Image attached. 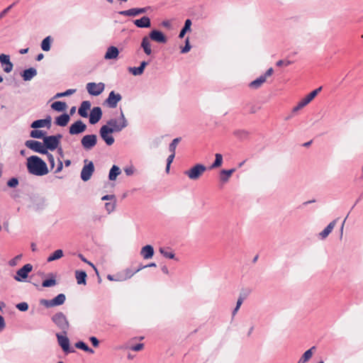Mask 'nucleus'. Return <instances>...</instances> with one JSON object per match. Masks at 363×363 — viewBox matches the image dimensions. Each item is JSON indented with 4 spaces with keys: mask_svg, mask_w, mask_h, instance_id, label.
<instances>
[{
    "mask_svg": "<svg viewBox=\"0 0 363 363\" xmlns=\"http://www.w3.org/2000/svg\"><path fill=\"white\" fill-rule=\"evenodd\" d=\"M63 256V251L62 250H57L51 254L47 259L48 262L60 259Z\"/></svg>",
    "mask_w": 363,
    "mask_h": 363,
    "instance_id": "40",
    "label": "nucleus"
},
{
    "mask_svg": "<svg viewBox=\"0 0 363 363\" xmlns=\"http://www.w3.org/2000/svg\"><path fill=\"white\" fill-rule=\"evenodd\" d=\"M75 92H76V89H69L66 90L64 92H60V93L56 94L55 95V96L53 97V99H58V98H61V97H64V96H68L73 94Z\"/></svg>",
    "mask_w": 363,
    "mask_h": 363,
    "instance_id": "43",
    "label": "nucleus"
},
{
    "mask_svg": "<svg viewBox=\"0 0 363 363\" xmlns=\"http://www.w3.org/2000/svg\"><path fill=\"white\" fill-rule=\"evenodd\" d=\"M15 6V3H13L12 4H11L10 6H9L7 8H6L5 9H4L1 13H0V19H1L2 18H4L7 13L8 12Z\"/></svg>",
    "mask_w": 363,
    "mask_h": 363,
    "instance_id": "53",
    "label": "nucleus"
},
{
    "mask_svg": "<svg viewBox=\"0 0 363 363\" xmlns=\"http://www.w3.org/2000/svg\"><path fill=\"white\" fill-rule=\"evenodd\" d=\"M112 130L108 128V125H102L99 129V135L102 140L108 146L112 145L114 143V138L111 135Z\"/></svg>",
    "mask_w": 363,
    "mask_h": 363,
    "instance_id": "11",
    "label": "nucleus"
},
{
    "mask_svg": "<svg viewBox=\"0 0 363 363\" xmlns=\"http://www.w3.org/2000/svg\"><path fill=\"white\" fill-rule=\"evenodd\" d=\"M26 166L28 172L35 176H44L49 172L45 162L36 155H32L27 159Z\"/></svg>",
    "mask_w": 363,
    "mask_h": 363,
    "instance_id": "1",
    "label": "nucleus"
},
{
    "mask_svg": "<svg viewBox=\"0 0 363 363\" xmlns=\"http://www.w3.org/2000/svg\"><path fill=\"white\" fill-rule=\"evenodd\" d=\"M150 7H144V8H133L128 10H124L119 11L118 13L123 16H136L141 13H146Z\"/></svg>",
    "mask_w": 363,
    "mask_h": 363,
    "instance_id": "18",
    "label": "nucleus"
},
{
    "mask_svg": "<svg viewBox=\"0 0 363 363\" xmlns=\"http://www.w3.org/2000/svg\"><path fill=\"white\" fill-rule=\"evenodd\" d=\"M33 270V265L30 264H26L23 267L19 269L16 272V274L14 277L15 280L18 281H23L28 278V274Z\"/></svg>",
    "mask_w": 363,
    "mask_h": 363,
    "instance_id": "14",
    "label": "nucleus"
},
{
    "mask_svg": "<svg viewBox=\"0 0 363 363\" xmlns=\"http://www.w3.org/2000/svg\"><path fill=\"white\" fill-rule=\"evenodd\" d=\"M18 184V179L16 177H12L7 182V186L10 188H15Z\"/></svg>",
    "mask_w": 363,
    "mask_h": 363,
    "instance_id": "50",
    "label": "nucleus"
},
{
    "mask_svg": "<svg viewBox=\"0 0 363 363\" xmlns=\"http://www.w3.org/2000/svg\"><path fill=\"white\" fill-rule=\"evenodd\" d=\"M106 125H108V128L109 129L112 130L113 133H119L123 128H125L128 126V121H127L126 118H125V116H124L123 111H121L119 122L116 118H111L106 122Z\"/></svg>",
    "mask_w": 363,
    "mask_h": 363,
    "instance_id": "3",
    "label": "nucleus"
},
{
    "mask_svg": "<svg viewBox=\"0 0 363 363\" xmlns=\"http://www.w3.org/2000/svg\"><path fill=\"white\" fill-rule=\"evenodd\" d=\"M46 206V200L45 198H40L36 200L35 203V208L36 210H40Z\"/></svg>",
    "mask_w": 363,
    "mask_h": 363,
    "instance_id": "46",
    "label": "nucleus"
},
{
    "mask_svg": "<svg viewBox=\"0 0 363 363\" xmlns=\"http://www.w3.org/2000/svg\"><path fill=\"white\" fill-rule=\"evenodd\" d=\"M128 71L134 76H140L143 74L144 71L138 67H130Z\"/></svg>",
    "mask_w": 363,
    "mask_h": 363,
    "instance_id": "44",
    "label": "nucleus"
},
{
    "mask_svg": "<svg viewBox=\"0 0 363 363\" xmlns=\"http://www.w3.org/2000/svg\"><path fill=\"white\" fill-rule=\"evenodd\" d=\"M235 171V169H223L220 173V179L223 182H227L229 179V177L232 175V174Z\"/></svg>",
    "mask_w": 363,
    "mask_h": 363,
    "instance_id": "34",
    "label": "nucleus"
},
{
    "mask_svg": "<svg viewBox=\"0 0 363 363\" xmlns=\"http://www.w3.org/2000/svg\"><path fill=\"white\" fill-rule=\"evenodd\" d=\"M322 87L320 86L319 88L309 93L304 99L299 101L298 104L295 107L293 108L292 114L296 113L297 111L303 108L304 106H306L308 104H309L317 96V94L320 91Z\"/></svg>",
    "mask_w": 363,
    "mask_h": 363,
    "instance_id": "7",
    "label": "nucleus"
},
{
    "mask_svg": "<svg viewBox=\"0 0 363 363\" xmlns=\"http://www.w3.org/2000/svg\"><path fill=\"white\" fill-rule=\"evenodd\" d=\"M69 120V114L64 113L60 116H57V118H55V123L58 126L65 127L67 125Z\"/></svg>",
    "mask_w": 363,
    "mask_h": 363,
    "instance_id": "27",
    "label": "nucleus"
},
{
    "mask_svg": "<svg viewBox=\"0 0 363 363\" xmlns=\"http://www.w3.org/2000/svg\"><path fill=\"white\" fill-rule=\"evenodd\" d=\"M86 273L82 270H77L75 272V277L77 279V282L78 284H84L85 285L86 283Z\"/></svg>",
    "mask_w": 363,
    "mask_h": 363,
    "instance_id": "30",
    "label": "nucleus"
},
{
    "mask_svg": "<svg viewBox=\"0 0 363 363\" xmlns=\"http://www.w3.org/2000/svg\"><path fill=\"white\" fill-rule=\"evenodd\" d=\"M91 108V102L89 101H83L78 109V113L83 118H87L88 111Z\"/></svg>",
    "mask_w": 363,
    "mask_h": 363,
    "instance_id": "23",
    "label": "nucleus"
},
{
    "mask_svg": "<svg viewBox=\"0 0 363 363\" xmlns=\"http://www.w3.org/2000/svg\"><path fill=\"white\" fill-rule=\"evenodd\" d=\"M105 208L108 213H111L114 210L115 204L113 203H106Z\"/></svg>",
    "mask_w": 363,
    "mask_h": 363,
    "instance_id": "57",
    "label": "nucleus"
},
{
    "mask_svg": "<svg viewBox=\"0 0 363 363\" xmlns=\"http://www.w3.org/2000/svg\"><path fill=\"white\" fill-rule=\"evenodd\" d=\"M75 347L90 354H93L94 352V351L83 341H78L76 342Z\"/></svg>",
    "mask_w": 363,
    "mask_h": 363,
    "instance_id": "38",
    "label": "nucleus"
},
{
    "mask_svg": "<svg viewBox=\"0 0 363 363\" xmlns=\"http://www.w3.org/2000/svg\"><path fill=\"white\" fill-rule=\"evenodd\" d=\"M249 132L246 130H236L233 132V135L240 140L247 139L249 136Z\"/></svg>",
    "mask_w": 363,
    "mask_h": 363,
    "instance_id": "39",
    "label": "nucleus"
},
{
    "mask_svg": "<svg viewBox=\"0 0 363 363\" xmlns=\"http://www.w3.org/2000/svg\"><path fill=\"white\" fill-rule=\"evenodd\" d=\"M16 307L20 311L25 312L28 309V304L26 302H21L16 304Z\"/></svg>",
    "mask_w": 363,
    "mask_h": 363,
    "instance_id": "49",
    "label": "nucleus"
},
{
    "mask_svg": "<svg viewBox=\"0 0 363 363\" xmlns=\"http://www.w3.org/2000/svg\"><path fill=\"white\" fill-rule=\"evenodd\" d=\"M244 299H245V297L242 296V295H240V296L237 301L236 307L240 308V306L242 305Z\"/></svg>",
    "mask_w": 363,
    "mask_h": 363,
    "instance_id": "64",
    "label": "nucleus"
},
{
    "mask_svg": "<svg viewBox=\"0 0 363 363\" xmlns=\"http://www.w3.org/2000/svg\"><path fill=\"white\" fill-rule=\"evenodd\" d=\"M51 320L57 328L61 331L62 334H67L70 328V324L67 316L63 312L58 311L53 314L51 317Z\"/></svg>",
    "mask_w": 363,
    "mask_h": 363,
    "instance_id": "2",
    "label": "nucleus"
},
{
    "mask_svg": "<svg viewBox=\"0 0 363 363\" xmlns=\"http://www.w3.org/2000/svg\"><path fill=\"white\" fill-rule=\"evenodd\" d=\"M36 75L37 70L33 67L26 69L21 73V76L22 77L24 81H30Z\"/></svg>",
    "mask_w": 363,
    "mask_h": 363,
    "instance_id": "26",
    "label": "nucleus"
},
{
    "mask_svg": "<svg viewBox=\"0 0 363 363\" xmlns=\"http://www.w3.org/2000/svg\"><path fill=\"white\" fill-rule=\"evenodd\" d=\"M135 26L140 28H147L151 26L150 18L147 16H143L133 21Z\"/></svg>",
    "mask_w": 363,
    "mask_h": 363,
    "instance_id": "22",
    "label": "nucleus"
},
{
    "mask_svg": "<svg viewBox=\"0 0 363 363\" xmlns=\"http://www.w3.org/2000/svg\"><path fill=\"white\" fill-rule=\"evenodd\" d=\"M335 224H336V220H334L332 222H330L327 225V227L319 233V238L321 240L325 239L328 236V235L332 232L334 227L335 226Z\"/></svg>",
    "mask_w": 363,
    "mask_h": 363,
    "instance_id": "29",
    "label": "nucleus"
},
{
    "mask_svg": "<svg viewBox=\"0 0 363 363\" xmlns=\"http://www.w3.org/2000/svg\"><path fill=\"white\" fill-rule=\"evenodd\" d=\"M97 143V136L94 134L86 135L81 139V144L85 150H91Z\"/></svg>",
    "mask_w": 363,
    "mask_h": 363,
    "instance_id": "10",
    "label": "nucleus"
},
{
    "mask_svg": "<svg viewBox=\"0 0 363 363\" xmlns=\"http://www.w3.org/2000/svg\"><path fill=\"white\" fill-rule=\"evenodd\" d=\"M87 162H88L87 160H85L84 161V163H86ZM94 172V163H93V162L89 161L88 162V164H85L84 165V167H82L81 174H80V177H81L82 180L84 182L89 181L91 179Z\"/></svg>",
    "mask_w": 363,
    "mask_h": 363,
    "instance_id": "9",
    "label": "nucleus"
},
{
    "mask_svg": "<svg viewBox=\"0 0 363 363\" xmlns=\"http://www.w3.org/2000/svg\"><path fill=\"white\" fill-rule=\"evenodd\" d=\"M143 347H144V345L143 343H138V344H136L135 345H133L131 347V350L133 351H140L143 348Z\"/></svg>",
    "mask_w": 363,
    "mask_h": 363,
    "instance_id": "59",
    "label": "nucleus"
},
{
    "mask_svg": "<svg viewBox=\"0 0 363 363\" xmlns=\"http://www.w3.org/2000/svg\"><path fill=\"white\" fill-rule=\"evenodd\" d=\"M215 157H216L215 161L211 165L210 169H215V168L219 167L222 164V162H223L222 155L220 153H216Z\"/></svg>",
    "mask_w": 363,
    "mask_h": 363,
    "instance_id": "42",
    "label": "nucleus"
},
{
    "mask_svg": "<svg viewBox=\"0 0 363 363\" xmlns=\"http://www.w3.org/2000/svg\"><path fill=\"white\" fill-rule=\"evenodd\" d=\"M122 99V96L119 93H116L114 91H111L107 99L105 100V103L109 108H114L117 106L118 103Z\"/></svg>",
    "mask_w": 363,
    "mask_h": 363,
    "instance_id": "15",
    "label": "nucleus"
},
{
    "mask_svg": "<svg viewBox=\"0 0 363 363\" xmlns=\"http://www.w3.org/2000/svg\"><path fill=\"white\" fill-rule=\"evenodd\" d=\"M30 136L33 138L43 139L46 136L45 132L41 130H33L30 133Z\"/></svg>",
    "mask_w": 363,
    "mask_h": 363,
    "instance_id": "41",
    "label": "nucleus"
},
{
    "mask_svg": "<svg viewBox=\"0 0 363 363\" xmlns=\"http://www.w3.org/2000/svg\"><path fill=\"white\" fill-rule=\"evenodd\" d=\"M315 350V347L313 346L309 350H306L297 363H306L308 361L313 355V351Z\"/></svg>",
    "mask_w": 363,
    "mask_h": 363,
    "instance_id": "31",
    "label": "nucleus"
},
{
    "mask_svg": "<svg viewBox=\"0 0 363 363\" xmlns=\"http://www.w3.org/2000/svg\"><path fill=\"white\" fill-rule=\"evenodd\" d=\"M86 129V125L81 120H78L72 123L69 128L70 135H78L84 132Z\"/></svg>",
    "mask_w": 363,
    "mask_h": 363,
    "instance_id": "16",
    "label": "nucleus"
},
{
    "mask_svg": "<svg viewBox=\"0 0 363 363\" xmlns=\"http://www.w3.org/2000/svg\"><path fill=\"white\" fill-rule=\"evenodd\" d=\"M6 327L4 318L0 315V332L2 331Z\"/></svg>",
    "mask_w": 363,
    "mask_h": 363,
    "instance_id": "61",
    "label": "nucleus"
},
{
    "mask_svg": "<svg viewBox=\"0 0 363 363\" xmlns=\"http://www.w3.org/2000/svg\"><path fill=\"white\" fill-rule=\"evenodd\" d=\"M89 340L94 347H97L99 346V341L96 337H94V336L90 337Z\"/></svg>",
    "mask_w": 363,
    "mask_h": 363,
    "instance_id": "58",
    "label": "nucleus"
},
{
    "mask_svg": "<svg viewBox=\"0 0 363 363\" xmlns=\"http://www.w3.org/2000/svg\"><path fill=\"white\" fill-rule=\"evenodd\" d=\"M102 109L99 106L94 107L89 114V123L91 125L97 123L102 118Z\"/></svg>",
    "mask_w": 363,
    "mask_h": 363,
    "instance_id": "19",
    "label": "nucleus"
},
{
    "mask_svg": "<svg viewBox=\"0 0 363 363\" xmlns=\"http://www.w3.org/2000/svg\"><path fill=\"white\" fill-rule=\"evenodd\" d=\"M291 63H292V62L289 61V60H280L277 62V66H278V67H281V66H283V65L289 66Z\"/></svg>",
    "mask_w": 363,
    "mask_h": 363,
    "instance_id": "55",
    "label": "nucleus"
},
{
    "mask_svg": "<svg viewBox=\"0 0 363 363\" xmlns=\"http://www.w3.org/2000/svg\"><path fill=\"white\" fill-rule=\"evenodd\" d=\"M66 300V296L64 294H59L51 300L40 299V304L45 308H52L62 305Z\"/></svg>",
    "mask_w": 363,
    "mask_h": 363,
    "instance_id": "6",
    "label": "nucleus"
},
{
    "mask_svg": "<svg viewBox=\"0 0 363 363\" xmlns=\"http://www.w3.org/2000/svg\"><path fill=\"white\" fill-rule=\"evenodd\" d=\"M180 141L181 138H174L169 145V151L175 153L176 147Z\"/></svg>",
    "mask_w": 363,
    "mask_h": 363,
    "instance_id": "47",
    "label": "nucleus"
},
{
    "mask_svg": "<svg viewBox=\"0 0 363 363\" xmlns=\"http://www.w3.org/2000/svg\"><path fill=\"white\" fill-rule=\"evenodd\" d=\"M265 82H266V79L264 78V77L261 75L259 77H258L255 80L251 82L250 83L249 86L250 88L256 89L259 88L262 86V84Z\"/></svg>",
    "mask_w": 363,
    "mask_h": 363,
    "instance_id": "36",
    "label": "nucleus"
},
{
    "mask_svg": "<svg viewBox=\"0 0 363 363\" xmlns=\"http://www.w3.org/2000/svg\"><path fill=\"white\" fill-rule=\"evenodd\" d=\"M62 138V135L60 133L55 135H46L43 138L44 146L46 148V151H53L56 150L60 144Z\"/></svg>",
    "mask_w": 363,
    "mask_h": 363,
    "instance_id": "4",
    "label": "nucleus"
},
{
    "mask_svg": "<svg viewBox=\"0 0 363 363\" xmlns=\"http://www.w3.org/2000/svg\"><path fill=\"white\" fill-rule=\"evenodd\" d=\"M52 40V39L50 35L43 40L40 46L43 51L48 52L50 50Z\"/></svg>",
    "mask_w": 363,
    "mask_h": 363,
    "instance_id": "37",
    "label": "nucleus"
},
{
    "mask_svg": "<svg viewBox=\"0 0 363 363\" xmlns=\"http://www.w3.org/2000/svg\"><path fill=\"white\" fill-rule=\"evenodd\" d=\"M0 62L5 72L9 73L12 71L13 65L10 60V56L5 54L0 55Z\"/></svg>",
    "mask_w": 363,
    "mask_h": 363,
    "instance_id": "21",
    "label": "nucleus"
},
{
    "mask_svg": "<svg viewBox=\"0 0 363 363\" xmlns=\"http://www.w3.org/2000/svg\"><path fill=\"white\" fill-rule=\"evenodd\" d=\"M45 155L48 157V160L49 162L50 168L53 169L55 167V164L54 156L51 153H50L48 151V154H45Z\"/></svg>",
    "mask_w": 363,
    "mask_h": 363,
    "instance_id": "51",
    "label": "nucleus"
},
{
    "mask_svg": "<svg viewBox=\"0 0 363 363\" xmlns=\"http://www.w3.org/2000/svg\"><path fill=\"white\" fill-rule=\"evenodd\" d=\"M192 22L191 19L188 18L185 21L184 25L182 30L179 32V38H183L185 35V34L191 30V26Z\"/></svg>",
    "mask_w": 363,
    "mask_h": 363,
    "instance_id": "32",
    "label": "nucleus"
},
{
    "mask_svg": "<svg viewBox=\"0 0 363 363\" xmlns=\"http://www.w3.org/2000/svg\"><path fill=\"white\" fill-rule=\"evenodd\" d=\"M135 169L133 166L125 167L124 172L127 176H131L133 174Z\"/></svg>",
    "mask_w": 363,
    "mask_h": 363,
    "instance_id": "56",
    "label": "nucleus"
},
{
    "mask_svg": "<svg viewBox=\"0 0 363 363\" xmlns=\"http://www.w3.org/2000/svg\"><path fill=\"white\" fill-rule=\"evenodd\" d=\"M140 255L145 259L152 258L154 255L153 247L150 245L143 247L140 250Z\"/></svg>",
    "mask_w": 363,
    "mask_h": 363,
    "instance_id": "28",
    "label": "nucleus"
},
{
    "mask_svg": "<svg viewBox=\"0 0 363 363\" xmlns=\"http://www.w3.org/2000/svg\"><path fill=\"white\" fill-rule=\"evenodd\" d=\"M56 337L57 338L58 344L65 353H72L75 352L74 349L69 346V340L67 337V335H63L62 334L57 333Z\"/></svg>",
    "mask_w": 363,
    "mask_h": 363,
    "instance_id": "12",
    "label": "nucleus"
},
{
    "mask_svg": "<svg viewBox=\"0 0 363 363\" xmlns=\"http://www.w3.org/2000/svg\"><path fill=\"white\" fill-rule=\"evenodd\" d=\"M105 84L102 82L98 84L95 82H89L86 84V89L89 94L91 96H99L104 90Z\"/></svg>",
    "mask_w": 363,
    "mask_h": 363,
    "instance_id": "13",
    "label": "nucleus"
},
{
    "mask_svg": "<svg viewBox=\"0 0 363 363\" xmlns=\"http://www.w3.org/2000/svg\"><path fill=\"white\" fill-rule=\"evenodd\" d=\"M274 72L272 67L269 68L267 72L262 75L267 79V77H270Z\"/></svg>",
    "mask_w": 363,
    "mask_h": 363,
    "instance_id": "62",
    "label": "nucleus"
},
{
    "mask_svg": "<svg viewBox=\"0 0 363 363\" xmlns=\"http://www.w3.org/2000/svg\"><path fill=\"white\" fill-rule=\"evenodd\" d=\"M160 252L165 257L169 259H174L175 255L172 252H167L164 248L160 249Z\"/></svg>",
    "mask_w": 363,
    "mask_h": 363,
    "instance_id": "48",
    "label": "nucleus"
},
{
    "mask_svg": "<svg viewBox=\"0 0 363 363\" xmlns=\"http://www.w3.org/2000/svg\"><path fill=\"white\" fill-rule=\"evenodd\" d=\"M206 170V167L202 164H196L189 169L185 171L184 173L190 179H198Z\"/></svg>",
    "mask_w": 363,
    "mask_h": 363,
    "instance_id": "5",
    "label": "nucleus"
},
{
    "mask_svg": "<svg viewBox=\"0 0 363 363\" xmlns=\"http://www.w3.org/2000/svg\"><path fill=\"white\" fill-rule=\"evenodd\" d=\"M56 284V279L52 276L50 279H45L43 283L42 286L43 287H51Z\"/></svg>",
    "mask_w": 363,
    "mask_h": 363,
    "instance_id": "45",
    "label": "nucleus"
},
{
    "mask_svg": "<svg viewBox=\"0 0 363 363\" xmlns=\"http://www.w3.org/2000/svg\"><path fill=\"white\" fill-rule=\"evenodd\" d=\"M189 38L185 40V45L182 48V53H186L191 50Z\"/></svg>",
    "mask_w": 363,
    "mask_h": 363,
    "instance_id": "52",
    "label": "nucleus"
},
{
    "mask_svg": "<svg viewBox=\"0 0 363 363\" xmlns=\"http://www.w3.org/2000/svg\"><path fill=\"white\" fill-rule=\"evenodd\" d=\"M174 157H175V153L171 152V155H169V157L167 159V164L170 165L171 163L173 162Z\"/></svg>",
    "mask_w": 363,
    "mask_h": 363,
    "instance_id": "63",
    "label": "nucleus"
},
{
    "mask_svg": "<svg viewBox=\"0 0 363 363\" xmlns=\"http://www.w3.org/2000/svg\"><path fill=\"white\" fill-rule=\"evenodd\" d=\"M63 168V163L59 159L58 160V164L56 169L55 170V173H58L62 171Z\"/></svg>",
    "mask_w": 363,
    "mask_h": 363,
    "instance_id": "60",
    "label": "nucleus"
},
{
    "mask_svg": "<svg viewBox=\"0 0 363 363\" xmlns=\"http://www.w3.org/2000/svg\"><path fill=\"white\" fill-rule=\"evenodd\" d=\"M51 123H52L51 116H47L46 118L44 119H38V120L34 121L30 124V128H32L33 129L41 128L43 127L50 128L51 127Z\"/></svg>",
    "mask_w": 363,
    "mask_h": 363,
    "instance_id": "20",
    "label": "nucleus"
},
{
    "mask_svg": "<svg viewBox=\"0 0 363 363\" xmlns=\"http://www.w3.org/2000/svg\"><path fill=\"white\" fill-rule=\"evenodd\" d=\"M121 173V169L116 166L113 165L108 174V179L111 181L116 180V177Z\"/></svg>",
    "mask_w": 363,
    "mask_h": 363,
    "instance_id": "33",
    "label": "nucleus"
},
{
    "mask_svg": "<svg viewBox=\"0 0 363 363\" xmlns=\"http://www.w3.org/2000/svg\"><path fill=\"white\" fill-rule=\"evenodd\" d=\"M25 145L28 148L35 152L42 155L48 154V151H46V148L44 146V143H42L41 142L38 140H29L26 141Z\"/></svg>",
    "mask_w": 363,
    "mask_h": 363,
    "instance_id": "8",
    "label": "nucleus"
},
{
    "mask_svg": "<svg viewBox=\"0 0 363 363\" xmlns=\"http://www.w3.org/2000/svg\"><path fill=\"white\" fill-rule=\"evenodd\" d=\"M147 37L150 40L158 43H166L167 42V38L165 35L159 30L154 29L151 30Z\"/></svg>",
    "mask_w": 363,
    "mask_h": 363,
    "instance_id": "17",
    "label": "nucleus"
},
{
    "mask_svg": "<svg viewBox=\"0 0 363 363\" xmlns=\"http://www.w3.org/2000/svg\"><path fill=\"white\" fill-rule=\"evenodd\" d=\"M21 255H18L16 256L14 258L11 259L9 262V265L11 267L16 266L17 264L18 261L21 258Z\"/></svg>",
    "mask_w": 363,
    "mask_h": 363,
    "instance_id": "54",
    "label": "nucleus"
},
{
    "mask_svg": "<svg viewBox=\"0 0 363 363\" xmlns=\"http://www.w3.org/2000/svg\"><path fill=\"white\" fill-rule=\"evenodd\" d=\"M51 108L56 111H64L67 108V104L64 101H57L51 104Z\"/></svg>",
    "mask_w": 363,
    "mask_h": 363,
    "instance_id": "35",
    "label": "nucleus"
},
{
    "mask_svg": "<svg viewBox=\"0 0 363 363\" xmlns=\"http://www.w3.org/2000/svg\"><path fill=\"white\" fill-rule=\"evenodd\" d=\"M119 55L118 48L115 46H110L108 48L105 55V60H115L118 57Z\"/></svg>",
    "mask_w": 363,
    "mask_h": 363,
    "instance_id": "24",
    "label": "nucleus"
},
{
    "mask_svg": "<svg viewBox=\"0 0 363 363\" xmlns=\"http://www.w3.org/2000/svg\"><path fill=\"white\" fill-rule=\"evenodd\" d=\"M140 48L143 50V52L148 56L151 55L152 53L151 49L150 40L147 36H145L142 38V41L140 43Z\"/></svg>",
    "mask_w": 363,
    "mask_h": 363,
    "instance_id": "25",
    "label": "nucleus"
}]
</instances>
